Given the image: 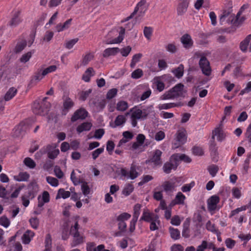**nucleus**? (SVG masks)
<instances>
[{
	"label": "nucleus",
	"mask_w": 251,
	"mask_h": 251,
	"mask_svg": "<svg viewBox=\"0 0 251 251\" xmlns=\"http://www.w3.org/2000/svg\"><path fill=\"white\" fill-rule=\"evenodd\" d=\"M10 225L9 219L5 216H2L0 218V225L7 227Z\"/></svg>",
	"instance_id": "nucleus-63"
},
{
	"label": "nucleus",
	"mask_w": 251,
	"mask_h": 251,
	"mask_svg": "<svg viewBox=\"0 0 251 251\" xmlns=\"http://www.w3.org/2000/svg\"><path fill=\"white\" fill-rule=\"evenodd\" d=\"M120 174L125 178L132 180L135 179L139 175V173L136 171L135 166L133 165L131 166L129 171H127L126 168H121Z\"/></svg>",
	"instance_id": "nucleus-7"
},
{
	"label": "nucleus",
	"mask_w": 251,
	"mask_h": 251,
	"mask_svg": "<svg viewBox=\"0 0 251 251\" xmlns=\"http://www.w3.org/2000/svg\"><path fill=\"white\" fill-rule=\"evenodd\" d=\"M153 107L151 105L142 107L141 109L143 113V120L146 119L148 116L153 111Z\"/></svg>",
	"instance_id": "nucleus-35"
},
{
	"label": "nucleus",
	"mask_w": 251,
	"mask_h": 251,
	"mask_svg": "<svg viewBox=\"0 0 251 251\" xmlns=\"http://www.w3.org/2000/svg\"><path fill=\"white\" fill-rule=\"evenodd\" d=\"M162 153V152L160 150H155L152 157L151 159V161L155 165H161L162 164V161L161 160Z\"/></svg>",
	"instance_id": "nucleus-21"
},
{
	"label": "nucleus",
	"mask_w": 251,
	"mask_h": 251,
	"mask_svg": "<svg viewBox=\"0 0 251 251\" xmlns=\"http://www.w3.org/2000/svg\"><path fill=\"white\" fill-rule=\"evenodd\" d=\"M32 54L33 52L29 51L23 54L20 59L21 62L24 63L27 62L31 57Z\"/></svg>",
	"instance_id": "nucleus-53"
},
{
	"label": "nucleus",
	"mask_w": 251,
	"mask_h": 251,
	"mask_svg": "<svg viewBox=\"0 0 251 251\" xmlns=\"http://www.w3.org/2000/svg\"><path fill=\"white\" fill-rule=\"evenodd\" d=\"M174 155L176 156V162L178 165L181 161H183L185 163H190L191 162V158L188 156L184 154L175 153L174 154Z\"/></svg>",
	"instance_id": "nucleus-28"
},
{
	"label": "nucleus",
	"mask_w": 251,
	"mask_h": 251,
	"mask_svg": "<svg viewBox=\"0 0 251 251\" xmlns=\"http://www.w3.org/2000/svg\"><path fill=\"white\" fill-rule=\"evenodd\" d=\"M103 148H100L93 151L92 153L93 159L94 160H96L99 156L103 152Z\"/></svg>",
	"instance_id": "nucleus-61"
},
{
	"label": "nucleus",
	"mask_w": 251,
	"mask_h": 251,
	"mask_svg": "<svg viewBox=\"0 0 251 251\" xmlns=\"http://www.w3.org/2000/svg\"><path fill=\"white\" fill-rule=\"evenodd\" d=\"M128 107V103L124 100H120L118 101L116 104V109L119 111H125Z\"/></svg>",
	"instance_id": "nucleus-37"
},
{
	"label": "nucleus",
	"mask_w": 251,
	"mask_h": 251,
	"mask_svg": "<svg viewBox=\"0 0 251 251\" xmlns=\"http://www.w3.org/2000/svg\"><path fill=\"white\" fill-rule=\"evenodd\" d=\"M44 152L48 154L50 159H54L59 153V150L53 145H49L44 147Z\"/></svg>",
	"instance_id": "nucleus-12"
},
{
	"label": "nucleus",
	"mask_w": 251,
	"mask_h": 251,
	"mask_svg": "<svg viewBox=\"0 0 251 251\" xmlns=\"http://www.w3.org/2000/svg\"><path fill=\"white\" fill-rule=\"evenodd\" d=\"M125 33V28L123 27H121L120 31L119 32V36H118V37H117L114 39L109 40V41H107L106 43L107 44H113L120 43L121 42H122V41L124 39Z\"/></svg>",
	"instance_id": "nucleus-24"
},
{
	"label": "nucleus",
	"mask_w": 251,
	"mask_h": 251,
	"mask_svg": "<svg viewBox=\"0 0 251 251\" xmlns=\"http://www.w3.org/2000/svg\"><path fill=\"white\" fill-rule=\"evenodd\" d=\"M46 100L47 98H44L41 102L37 101L34 102L32 110L35 114L43 116L47 114L50 104Z\"/></svg>",
	"instance_id": "nucleus-3"
},
{
	"label": "nucleus",
	"mask_w": 251,
	"mask_h": 251,
	"mask_svg": "<svg viewBox=\"0 0 251 251\" xmlns=\"http://www.w3.org/2000/svg\"><path fill=\"white\" fill-rule=\"evenodd\" d=\"M93 55L91 53L87 54L83 58L82 64L85 66L93 58Z\"/></svg>",
	"instance_id": "nucleus-64"
},
{
	"label": "nucleus",
	"mask_w": 251,
	"mask_h": 251,
	"mask_svg": "<svg viewBox=\"0 0 251 251\" xmlns=\"http://www.w3.org/2000/svg\"><path fill=\"white\" fill-rule=\"evenodd\" d=\"M134 190V187L133 185L131 184H127L126 185L125 187L124 188L123 191V194L127 196L129 195Z\"/></svg>",
	"instance_id": "nucleus-48"
},
{
	"label": "nucleus",
	"mask_w": 251,
	"mask_h": 251,
	"mask_svg": "<svg viewBox=\"0 0 251 251\" xmlns=\"http://www.w3.org/2000/svg\"><path fill=\"white\" fill-rule=\"evenodd\" d=\"M150 222L151 223L150 226L151 230L154 231L158 228V226L159 225L160 223L159 218L155 219V220H152Z\"/></svg>",
	"instance_id": "nucleus-51"
},
{
	"label": "nucleus",
	"mask_w": 251,
	"mask_h": 251,
	"mask_svg": "<svg viewBox=\"0 0 251 251\" xmlns=\"http://www.w3.org/2000/svg\"><path fill=\"white\" fill-rule=\"evenodd\" d=\"M176 156L173 154L170 158L169 161L166 162L163 167L164 172L170 174L172 170H176L178 166L176 162Z\"/></svg>",
	"instance_id": "nucleus-9"
},
{
	"label": "nucleus",
	"mask_w": 251,
	"mask_h": 251,
	"mask_svg": "<svg viewBox=\"0 0 251 251\" xmlns=\"http://www.w3.org/2000/svg\"><path fill=\"white\" fill-rule=\"evenodd\" d=\"M92 125L89 122H84L79 125L76 128V131L78 133H81L84 131H89L90 130Z\"/></svg>",
	"instance_id": "nucleus-27"
},
{
	"label": "nucleus",
	"mask_w": 251,
	"mask_h": 251,
	"mask_svg": "<svg viewBox=\"0 0 251 251\" xmlns=\"http://www.w3.org/2000/svg\"><path fill=\"white\" fill-rule=\"evenodd\" d=\"M251 40V34L247 36V37L241 42L240 48L243 51H246L247 49L249 42Z\"/></svg>",
	"instance_id": "nucleus-39"
},
{
	"label": "nucleus",
	"mask_w": 251,
	"mask_h": 251,
	"mask_svg": "<svg viewBox=\"0 0 251 251\" xmlns=\"http://www.w3.org/2000/svg\"><path fill=\"white\" fill-rule=\"evenodd\" d=\"M50 200V198L49 192L46 191H44L42 196H39L38 197V206L39 208H42L45 203L49 202Z\"/></svg>",
	"instance_id": "nucleus-18"
},
{
	"label": "nucleus",
	"mask_w": 251,
	"mask_h": 251,
	"mask_svg": "<svg viewBox=\"0 0 251 251\" xmlns=\"http://www.w3.org/2000/svg\"><path fill=\"white\" fill-rule=\"evenodd\" d=\"M28 196L34 197L35 194H36L38 190V186L36 183H31L28 186Z\"/></svg>",
	"instance_id": "nucleus-33"
},
{
	"label": "nucleus",
	"mask_w": 251,
	"mask_h": 251,
	"mask_svg": "<svg viewBox=\"0 0 251 251\" xmlns=\"http://www.w3.org/2000/svg\"><path fill=\"white\" fill-rule=\"evenodd\" d=\"M206 229L213 233H218V231L219 230L216 228L215 225L212 224L210 221H208L206 224Z\"/></svg>",
	"instance_id": "nucleus-45"
},
{
	"label": "nucleus",
	"mask_w": 251,
	"mask_h": 251,
	"mask_svg": "<svg viewBox=\"0 0 251 251\" xmlns=\"http://www.w3.org/2000/svg\"><path fill=\"white\" fill-rule=\"evenodd\" d=\"M142 207V205L139 203H136L133 207V217L134 218L138 219L140 214V210Z\"/></svg>",
	"instance_id": "nucleus-44"
},
{
	"label": "nucleus",
	"mask_w": 251,
	"mask_h": 251,
	"mask_svg": "<svg viewBox=\"0 0 251 251\" xmlns=\"http://www.w3.org/2000/svg\"><path fill=\"white\" fill-rule=\"evenodd\" d=\"M88 112L83 108L76 110L71 117V121L75 122L78 120H84L88 116Z\"/></svg>",
	"instance_id": "nucleus-14"
},
{
	"label": "nucleus",
	"mask_w": 251,
	"mask_h": 251,
	"mask_svg": "<svg viewBox=\"0 0 251 251\" xmlns=\"http://www.w3.org/2000/svg\"><path fill=\"white\" fill-rule=\"evenodd\" d=\"M46 180L48 183L52 186L56 187L58 185V181L55 177L49 176L46 177Z\"/></svg>",
	"instance_id": "nucleus-54"
},
{
	"label": "nucleus",
	"mask_w": 251,
	"mask_h": 251,
	"mask_svg": "<svg viewBox=\"0 0 251 251\" xmlns=\"http://www.w3.org/2000/svg\"><path fill=\"white\" fill-rule=\"evenodd\" d=\"M143 75V72L141 69H137L134 71L131 75V76L133 79H139Z\"/></svg>",
	"instance_id": "nucleus-47"
},
{
	"label": "nucleus",
	"mask_w": 251,
	"mask_h": 251,
	"mask_svg": "<svg viewBox=\"0 0 251 251\" xmlns=\"http://www.w3.org/2000/svg\"><path fill=\"white\" fill-rule=\"evenodd\" d=\"M78 217L75 216L73 218L75 222V225L72 226L70 228V234L73 236V240L71 243V247H75L84 242V237L80 234L78 232L79 225L78 224L77 218Z\"/></svg>",
	"instance_id": "nucleus-2"
},
{
	"label": "nucleus",
	"mask_w": 251,
	"mask_h": 251,
	"mask_svg": "<svg viewBox=\"0 0 251 251\" xmlns=\"http://www.w3.org/2000/svg\"><path fill=\"white\" fill-rule=\"evenodd\" d=\"M240 14L241 11H239L236 15V20L233 23L236 26H238L245 20V18L244 17H240Z\"/></svg>",
	"instance_id": "nucleus-58"
},
{
	"label": "nucleus",
	"mask_w": 251,
	"mask_h": 251,
	"mask_svg": "<svg viewBox=\"0 0 251 251\" xmlns=\"http://www.w3.org/2000/svg\"><path fill=\"white\" fill-rule=\"evenodd\" d=\"M74 105V103L70 98H66L63 101L64 110L68 111Z\"/></svg>",
	"instance_id": "nucleus-42"
},
{
	"label": "nucleus",
	"mask_w": 251,
	"mask_h": 251,
	"mask_svg": "<svg viewBox=\"0 0 251 251\" xmlns=\"http://www.w3.org/2000/svg\"><path fill=\"white\" fill-rule=\"evenodd\" d=\"M34 232L30 230H27L22 237L23 243L25 244H28L34 236Z\"/></svg>",
	"instance_id": "nucleus-22"
},
{
	"label": "nucleus",
	"mask_w": 251,
	"mask_h": 251,
	"mask_svg": "<svg viewBox=\"0 0 251 251\" xmlns=\"http://www.w3.org/2000/svg\"><path fill=\"white\" fill-rule=\"evenodd\" d=\"M164 190L166 193L172 192L175 188V183L171 182L170 181H165L162 185Z\"/></svg>",
	"instance_id": "nucleus-29"
},
{
	"label": "nucleus",
	"mask_w": 251,
	"mask_h": 251,
	"mask_svg": "<svg viewBox=\"0 0 251 251\" xmlns=\"http://www.w3.org/2000/svg\"><path fill=\"white\" fill-rule=\"evenodd\" d=\"M181 105L180 103H163L160 104L158 105L157 108L160 110L163 109H169Z\"/></svg>",
	"instance_id": "nucleus-36"
},
{
	"label": "nucleus",
	"mask_w": 251,
	"mask_h": 251,
	"mask_svg": "<svg viewBox=\"0 0 251 251\" xmlns=\"http://www.w3.org/2000/svg\"><path fill=\"white\" fill-rule=\"evenodd\" d=\"M54 172L55 176L58 178H62L64 176V173L58 166H55L54 168Z\"/></svg>",
	"instance_id": "nucleus-60"
},
{
	"label": "nucleus",
	"mask_w": 251,
	"mask_h": 251,
	"mask_svg": "<svg viewBox=\"0 0 251 251\" xmlns=\"http://www.w3.org/2000/svg\"><path fill=\"white\" fill-rule=\"evenodd\" d=\"M218 167L216 165H213L208 168V171L210 175L212 176H215L218 171Z\"/></svg>",
	"instance_id": "nucleus-62"
},
{
	"label": "nucleus",
	"mask_w": 251,
	"mask_h": 251,
	"mask_svg": "<svg viewBox=\"0 0 251 251\" xmlns=\"http://www.w3.org/2000/svg\"><path fill=\"white\" fill-rule=\"evenodd\" d=\"M186 140V131L184 129L178 130L176 134V141L173 144V148L176 149L183 145Z\"/></svg>",
	"instance_id": "nucleus-8"
},
{
	"label": "nucleus",
	"mask_w": 251,
	"mask_h": 251,
	"mask_svg": "<svg viewBox=\"0 0 251 251\" xmlns=\"http://www.w3.org/2000/svg\"><path fill=\"white\" fill-rule=\"evenodd\" d=\"M220 201V198L217 195L210 197L207 200V208L210 211H214L217 208V205Z\"/></svg>",
	"instance_id": "nucleus-17"
},
{
	"label": "nucleus",
	"mask_w": 251,
	"mask_h": 251,
	"mask_svg": "<svg viewBox=\"0 0 251 251\" xmlns=\"http://www.w3.org/2000/svg\"><path fill=\"white\" fill-rule=\"evenodd\" d=\"M17 90L14 87L10 88L6 92L4 96V100L5 101H8L12 99L17 94Z\"/></svg>",
	"instance_id": "nucleus-32"
},
{
	"label": "nucleus",
	"mask_w": 251,
	"mask_h": 251,
	"mask_svg": "<svg viewBox=\"0 0 251 251\" xmlns=\"http://www.w3.org/2000/svg\"><path fill=\"white\" fill-rule=\"evenodd\" d=\"M180 40L183 47L186 49H189L193 46V41L190 35L188 34L183 35Z\"/></svg>",
	"instance_id": "nucleus-19"
},
{
	"label": "nucleus",
	"mask_w": 251,
	"mask_h": 251,
	"mask_svg": "<svg viewBox=\"0 0 251 251\" xmlns=\"http://www.w3.org/2000/svg\"><path fill=\"white\" fill-rule=\"evenodd\" d=\"M199 65L203 74L207 76L210 75L211 73L210 63L205 56L201 57L199 61Z\"/></svg>",
	"instance_id": "nucleus-10"
},
{
	"label": "nucleus",
	"mask_w": 251,
	"mask_h": 251,
	"mask_svg": "<svg viewBox=\"0 0 251 251\" xmlns=\"http://www.w3.org/2000/svg\"><path fill=\"white\" fill-rule=\"evenodd\" d=\"M172 72L175 75L176 77L178 78L181 77L184 73V66L180 64L178 67L172 71Z\"/></svg>",
	"instance_id": "nucleus-31"
},
{
	"label": "nucleus",
	"mask_w": 251,
	"mask_h": 251,
	"mask_svg": "<svg viewBox=\"0 0 251 251\" xmlns=\"http://www.w3.org/2000/svg\"><path fill=\"white\" fill-rule=\"evenodd\" d=\"M78 39L77 38L72 39L67 41L65 44L64 46L67 49L70 50L73 47V46L78 42Z\"/></svg>",
	"instance_id": "nucleus-55"
},
{
	"label": "nucleus",
	"mask_w": 251,
	"mask_h": 251,
	"mask_svg": "<svg viewBox=\"0 0 251 251\" xmlns=\"http://www.w3.org/2000/svg\"><path fill=\"white\" fill-rule=\"evenodd\" d=\"M153 29L150 26H145L144 29V35L147 39H150L152 34Z\"/></svg>",
	"instance_id": "nucleus-52"
},
{
	"label": "nucleus",
	"mask_w": 251,
	"mask_h": 251,
	"mask_svg": "<svg viewBox=\"0 0 251 251\" xmlns=\"http://www.w3.org/2000/svg\"><path fill=\"white\" fill-rule=\"evenodd\" d=\"M153 179V177L149 175H143L141 177V181L138 183L139 186H142Z\"/></svg>",
	"instance_id": "nucleus-46"
},
{
	"label": "nucleus",
	"mask_w": 251,
	"mask_h": 251,
	"mask_svg": "<svg viewBox=\"0 0 251 251\" xmlns=\"http://www.w3.org/2000/svg\"><path fill=\"white\" fill-rule=\"evenodd\" d=\"M56 69V66L51 65L44 70L40 69L35 75V79L40 80L47 74L55 71Z\"/></svg>",
	"instance_id": "nucleus-13"
},
{
	"label": "nucleus",
	"mask_w": 251,
	"mask_h": 251,
	"mask_svg": "<svg viewBox=\"0 0 251 251\" xmlns=\"http://www.w3.org/2000/svg\"><path fill=\"white\" fill-rule=\"evenodd\" d=\"M169 231L171 238L174 240H177L180 238V231L178 229L170 227L169 228Z\"/></svg>",
	"instance_id": "nucleus-40"
},
{
	"label": "nucleus",
	"mask_w": 251,
	"mask_h": 251,
	"mask_svg": "<svg viewBox=\"0 0 251 251\" xmlns=\"http://www.w3.org/2000/svg\"><path fill=\"white\" fill-rule=\"evenodd\" d=\"M71 193L69 191H65L63 189H60L56 196V199L63 198L66 199L70 196Z\"/></svg>",
	"instance_id": "nucleus-41"
},
{
	"label": "nucleus",
	"mask_w": 251,
	"mask_h": 251,
	"mask_svg": "<svg viewBox=\"0 0 251 251\" xmlns=\"http://www.w3.org/2000/svg\"><path fill=\"white\" fill-rule=\"evenodd\" d=\"M142 56H143L142 54L140 53L134 54L132 58L131 59V62L130 64V67L132 68H134L136 63H138L140 61V59L141 58V57Z\"/></svg>",
	"instance_id": "nucleus-43"
},
{
	"label": "nucleus",
	"mask_w": 251,
	"mask_h": 251,
	"mask_svg": "<svg viewBox=\"0 0 251 251\" xmlns=\"http://www.w3.org/2000/svg\"><path fill=\"white\" fill-rule=\"evenodd\" d=\"M146 0H140V1L137 4L133 12L130 14V16L126 18L125 21H127L133 18L134 16L136 14H137V16L135 18L136 21H137L139 19H140L141 17L144 15V13L147 10V8L146 6Z\"/></svg>",
	"instance_id": "nucleus-4"
},
{
	"label": "nucleus",
	"mask_w": 251,
	"mask_h": 251,
	"mask_svg": "<svg viewBox=\"0 0 251 251\" xmlns=\"http://www.w3.org/2000/svg\"><path fill=\"white\" fill-rule=\"evenodd\" d=\"M158 219V216L153 213L150 212L148 209H144L140 221L150 222L152 220Z\"/></svg>",
	"instance_id": "nucleus-15"
},
{
	"label": "nucleus",
	"mask_w": 251,
	"mask_h": 251,
	"mask_svg": "<svg viewBox=\"0 0 251 251\" xmlns=\"http://www.w3.org/2000/svg\"><path fill=\"white\" fill-rule=\"evenodd\" d=\"M231 12L232 9L231 8H229L227 10H224L222 14L220 16V22H224L228 17H229V19L232 18V20L233 17L231 14Z\"/></svg>",
	"instance_id": "nucleus-30"
},
{
	"label": "nucleus",
	"mask_w": 251,
	"mask_h": 251,
	"mask_svg": "<svg viewBox=\"0 0 251 251\" xmlns=\"http://www.w3.org/2000/svg\"><path fill=\"white\" fill-rule=\"evenodd\" d=\"M214 136H217L218 141L221 142L226 138V135L222 130L221 127H217L213 131L212 138H214Z\"/></svg>",
	"instance_id": "nucleus-23"
},
{
	"label": "nucleus",
	"mask_w": 251,
	"mask_h": 251,
	"mask_svg": "<svg viewBox=\"0 0 251 251\" xmlns=\"http://www.w3.org/2000/svg\"><path fill=\"white\" fill-rule=\"evenodd\" d=\"M185 198V196L181 192H178L176 196L175 199L172 201L171 204L172 205L176 204H183L184 202Z\"/></svg>",
	"instance_id": "nucleus-25"
},
{
	"label": "nucleus",
	"mask_w": 251,
	"mask_h": 251,
	"mask_svg": "<svg viewBox=\"0 0 251 251\" xmlns=\"http://www.w3.org/2000/svg\"><path fill=\"white\" fill-rule=\"evenodd\" d=\"M130 120L132 126L135 127L137 125V121L143 120V116L141 109L135 106L130 109Z\"/></svg>",
	"instance_id": "nucleus-5"
},
{
	"label": "nucleus",
	"mask_w": 251,
	"mask_h": 251,
	"mask_svg": "<svg viewBox=\"0 0 251 251\" xmlns=\"http://www.w3.org/2000/svg\"><path fill=\"white\" fill-rule=\"evenodd\" d=\"M195 182L192 181L190 183L186 184L181 187V190L183 192H189L191 189L195 186Z\"/></svg>",
	"instance_id": "nucleus-57"
},
{
	"label": "nucleus",
	"mask_w": 251,
	"mask_h": 251,
	"mask_svg": "<svg viewBox=\"0 0 251 251\" xmlns=\"http://www.w3.org/2000/svg\"><path fill=\"white\" fill-rule=\"evenodd\" d=\"M81 189L84 195L86 196L90 194V188L86 182H83L81 186Z\"/></svg>",
	"instance_id": "nucleus-56"
},
{
	"label": "nucleus",
	"mask_w": 251,
	"mask_h": 251,
	"mask_svg": "<svg viewBox=\"0 0 251 251\" xmlns=\"http://www.w3.org/2000/svg\"><path fill=\"white\" fill-rule=\"evenodd\" d=\"M184 85L181 83H179L162 95L159 97V100H163L174 99L179 97H184Z\"/></svg>",
	"instance_id": "nucleus-1"
},
{
	"label": "nucleus",
	"mask_w": 251,
	"mask_h": 251,
	"mask_svg": "<svg viewBox=\"0 0 251 251\" xmlns=\"http://www.w3.org/2000/svg\"><path fill=\"white\" fill-rule=\"evenodd\" d=\"M161 79L169 80L170 81L173 79V78L170 75H164L160 76H156L153 79V84L155 86L156 89L159 92L163 91L165 89V84Z\"/></svg>",
	"instance_id": "nucleus-6"
},
{
	"label": "nucleus",
	"mask_w": 251,
	"mask_h": 251,
	"mask_svg": "<svg viewBox=\"0 0 251 251\" xmlns=\"http://www.w3.org/2000/svg\"><path fill=\"white\" fill-rule=\"evenodd\" d=\"M21 12L19 10H16L12 12V18L8 23V25L11 27H16L23 21L21 16Z\"/></svg>",
	"instance_id": "nucleus-11"
},
{
	"label": "nucleus",
	"mask_w": 251,
	"mask_h": 251,
	"mask_svg": "<svg viewBox=\"0 0 251 251\" xmlns=\"http://www.w3.org/2000/svg\"><path fill=\"white\" fill-rule=\"evenodd\" d=\"M25 164L30 169H33L36 166V163L33 159L29 157H26L24 159Z\"/></svg>",
	"instance_id": "nucleus-49"
},
{
	"label": "nucleus",
	"mask_w": 251,
	"mask_h": 251,
	"mask_svg": "<svg viewBox=\"0 0 251 251\" xmlns=\"http://www.w3.org/2000/svg\"><path fill=\"white\" fill-rule=\"evenodd\" d=\"M190 0H179L178 5L176 8L177 13L178 15H182L187 10Z\"/></svg>",
	"instance_id": "nucleus-16"
},
{
	"label": "nucleus",
	"mask_w": 251,
	"mask_h": 251,
	"mask_svg": "<svg viewBox=\"0 0 251 251\" xmlns=\"http://www.w3.org/2000/svg\"><path fill=\"white\" fill-rule=\"evenodd\" d=\"M120 51V49L118 48H109L103 51V56L107 57L111 55H115Z\"/></svg>",
	"instance_id": "nucleus-26"
},
{
	"label": "nucleus",
	"mask_w": 251,
	"mask_h": 251,
	"mask_svg": "<svg viewBox=\"0 0 251 251\" xmlns=\"http://www.w3.org/2000/svg\"><path fill=\"white\" fill-rule=\"evenodd\" d=\"M131 217V215L129 213L124 212L119 215L117 217V220L118 222H124L129 219Z\"/></svg>",
	"instance_id": "nucleus-50"
},
{
	"label": "nucleus",
	"mask_w": 251,
	"mask_h": 251,
	"mask_svg": "<svg viewBox=\"0 0 251 251\" xmlns=\"http://www.w3.org/2000/svg\"><path fill=\"white\" fill-rule=\"evenodd\" d=\"M29 222L30 226L33 228L37 229L38 227L39 221L37 218H31L29 219Z\"/></svg>",
	"instance_id": "nucleus-59"
},
{
	"label": "nucleus",
	"mask_w": 251,
	"mask_h": 251,
	"mask_svg": "<svg viewBox=\"0 0 251 251\" xmlns=\"http://www.w3.org/2000/svg\"><path fill=\"white\" fill-rule=\"evenodd\" d=\"M126 122V118L124 115H119L115 119L114 123L115 126L113 127L123 126Z\"/></svg>",
	"instance_id": "nucleus-38"
},
{
	"label": "nucleus",
	"mask_w": 251,
	"mask_h": 251,
	"mask_svg": "<svg viewBox=\"0 0 251 251\" xmlns=\"http://www.w3.org/2000/svg\"><path fill=\"white\" fill-rule=\"evenodd\" d=\"M27 42L24 38H19L17 41V43L14 48V51L18 53L21 52L26 46Z\"/></svg>",
	"instance_id": "nucleus-20"
},
{
	"label": "nucleus",
	"mask_w": 251,
	"mask_h": 251,
	"mask_svg": "<svg viewBox=\"0 0 251 251\" xmlns=\"http://www.w3.org/2000/svg\"><path fill=\"white\" fill-rule=\"evenodd\" d=\"M94 70L92 68H88L82 76V79L85 82H89L90 80V78L92 76L94 75Z\"/></svg>",
	"instance_id": "nucleus-34"
}]
</instances>
